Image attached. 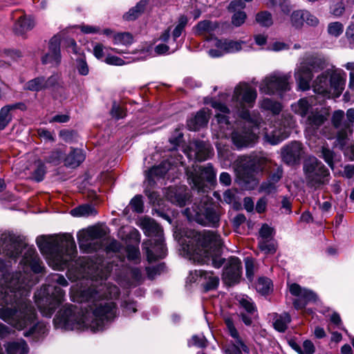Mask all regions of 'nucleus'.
I'll return each mask as SVG.
<instances>
[{
  "label": "nucleus",
  "mask_w": 354,
  "mask_h": 354,
  "mask_svg": "<svg viewBox=\"0 0 354 354\" xmlns=\"http://www.w3.org/2000/svg\"><path fill=\"white\" fill-rule=\"evenodd\" d=\"M246 18L247 15L245 12L238 10L234 12L232 16V24L236 27H239L245 23Z\"/></svg>",
  "instance_id": "052dcab7"
},
{
  "label": "nucleus",
  "mask_w": 354,
  "mask_h": 354,
  "mask_svg": "<svg viewBox=\"0 0 354 354\" xmlns=\"http://www.w3.org/2000/svg\"><path fill=\"white\" fill-rule=\"evenodd\" d=\"M295 77L299 89L306 91L310 88V82L313 78V73L309 66H301L295 72Z\"/></svg>",
  "instance_id": "6ab92c4d"
},
{
  "label": "nucleus",
  "mask_w": 354,
  "mask_h": 354,
  "mask_svg": "<svg viewBox=\"0 0 354 354\" xmlns=\"http://www.w3.org/2000/svg\"><path fill=\"white\" fill-rule=\"evenodd\" d=\"M261 107L266 111H270L274 115H278L282 110L281 104L276 100L264 98L261 104Z\"/></svg>",
  "instance_id": "58836bf2"
},
{
  "label": "nucleus",
  "mask_w": 354,
  "mask_h": 354,
  "mask_svg": "<svg viewBox=\"0 0 354 354\" xmlns=\"http://www.w3.org/2000/svg\"><path fill=\"white\" fill-rule=\"evenodd\" d=\"M117 304L112 301L96 303L92 309L90 319L82 308L73 304H66L60 308L53 319L55 327L66 330H85L93 333L103 331L116 317Z\"/></svg>",
  "instance_id": "f03ea898"
},
{
  "label": "nucleus",
  "mask_w": 354,
  "mask_h": 354,
  "mask_svg": "<svg viewBox=\"0 0 354 354\" xmlns=\"http://www.w3.org/2000/svg\"><path fill=\"white\" fill-rule=\"evenodd\" d=\"M291 322V317L288 313L284 312L279 315L273 322L274 328L279 332L284 333L288 328V324Z\"/></svg>",
  "instance_id": "e433bc0d"
},
{
  "label": "nucleus",
  "mask_w": 354,
  "mask_h": 354,
  "mask_svg": "<svg viewBox=\"0 0 354 354\" xmlns=\"http://www.w3.org/2000/svg\"><path fill=\"white\" fill-rule=\"evenodd\" d=\"M224 323L227 327L229 335L232 337H238L239 333L234 326L233 319L232 317H226L224 319Z\"/></svg>",
  "instance_id": "338daca9"
},
{
  "label": "nucleus",
  "mask_w": 354,
  "mask_h": 354,
  "mask_svg": "<svg viewBox=\"0 0 354 354\" xmlns=\"http://www.w3.org/2000/svg\"><path fill=\"white\" fill-rule=\"evenodd\" d=\"M141 226L146 235H154L158 239L144 241L142 244V249L145 253L147 261L152 263L159 259H163L167 250L163 239V230L162 227L153 219L145 218L141 223Z\"/></svg>",
  "instance_id": "20e7f679"
},
{
  "label": "nucleus",
  "mask_w": 354,
  "mask_h": 354,
  "mask_svg": "<svg viewBox=\"0 0 354 354\" xmlns=\"http://www.w3.org/2000/svg\"><path fill=\"white\" fill-rule=\"evenodd\" d=\"M311 107L310 104L306 98H301L295 105L294 111L301 117L305 118L309 113V110Z\"/></svg>",
  "instance_id": "79ce46f5"
},
{
  "label": "nucleus",
  "mask_w": 354,
  "mask_h": 354,
  "mask_svg": "<svg viewBox=\"0 0 354 354\" xmlns=\"http://www.w3.org/2000/svg\"><path fill=\"white\" fill-rule=\"evenodd\" d=\"M145 194L147 196L149 203L152 205H160L162 201L159 193L156 191H151L149 189L146 188L144 190Z\"/></svg>",
  "instance_id": "680f3d73"
},
{
  "label": "nucleus",
  "mask_w": 354,
  "mask_h": 354,
  "mask_svg": "<svg viewBox=\"0 0 354 354\" xmlns=\"http://www.w3.org/2000/svg\"><path fill=\"white\" fill-rule=\"evenodd\" d=\"M171 169L169 160H162L159 165L153 166L147 172V178L149 184H155L154 177L163 178Z\"/></svg>",
  "instance_id": "4be33fe9"
},
{
  "label": "nucleus",
  "mask_w": 354,
  "mask_h": 354,
  "mask_svg": "<svg viewBox=\"0 0 354 354\" xmlns=\"http://www.w3.org/2000/svg\"><path fill=\"white\" fill-rule=\"evenodd\" d=\"M130 205L134 212L141 214L144 212L143 197L140 194H137L133 197L130 201Z\"/></svg>",
  "instance_id": "8fccbe9b"
},
{
  "label": "nucleus",
  "mask_w": 354,
  "mask_h": 354,
  "mask_svg": "<svg viewBox=\"0 0 354 354\" xmlns=\"http://www.w3.org/2000/svg\"><path fill=\"white\" fill-rule=\"evenodd\" d=\"M239 169L257 176V174L261 171L262 167L259 160L250 158L243 162Z\"/></svg>",
  "instance_id": "c9c22d12"
},
{
  "label": "nucleus",
  "mask_w": 354,
  "mask_h": 354,
  "mask_svg": "<svg viewBox=\"0 0 354 354\" xmlns=\"http://www.w3.org/2000/svg\"><path fill=\"white\" fill-rule=\"evenodd\" d=\"M329 75V71H326L317 76L313 84L314 92L327 98L330 97Z\"/></svg>",
  "instance_id": "412c9836"
},
{
  "label": "nucleus",
  "mask_w": 354,
  "mask_h": 354,
  "mask_svg": "<svg viewBox=\"0 0 354 354\" xmlns=\"http://www.w3.org/2000/svg\"><path fill=\"white\" fill-rule=\"evenodd\" d=\"M85 158L86 156L82 149L71 148V151L64 158V164L66 167L75 169L80 166Z\"/></svg>",
  "instance_id": "5701e85b"
},
{
  "label": "nucleus",
  "mask_w": 354,
  "mask_h": 354,
  "mask_svg": "<svg viewBox=\"0 0 354 354\" xmlns=\"http://www.w3.org/2000/svg\"><path fill=\"white\" fill-rule=\"evenodd\" d=\"M61 37L54 35L48 43V53L41 57L43 64H51L56 66H59L62 61L61 55Z\"/></svg>",
  "instance_id": "f3484780"
},
{
  "label": "nucleus",
  "mask_w": 354,
  "mask_h": 354,
  "mask_svg": "<svg viewBox=\"0 0 354 354\" xmlns=\"http://www.w3.org/2000/svg\"><path fill=\"white\" fill-rule=\"evenodd\" d=\"M219 28L218 21H212L211 20L205 19L198 21L194 27L196 35L201 36L204 33H209L211 37L214 35V32Z\"/></svg>",
  "instance_id": "a878e982"
},
{
  "label": "nucleus",
  "mask_w": 354,
  "mask_h": 354,
  "mask_svg": "<svg viewBox=\"0 0 354 354\" xmlns=\"http://www.w3.org/2000/svg\"><path fill=\"white\" fill-rule=\"evenodd\" d=\"M59 136L66 142H72L77 136V131L73 129H62Z\"/></svg>",
  "instance_id": "6e6d98bb"
},
{
  "label": "nucleus",
  "mask_w": 354,
  "mask_h": 354,
  "mask_svg": "<svg viewBox=\"0 0 354 354\" xmlns=\"http://www.w3.org/2000/svg\"><path fill=\"white\" fill-rule=\"evenodd\" d=\"M80 57L76 59V68L80 75L86 76L89 73V68L86 59L85 53L82 51Z\"/></svg>",
  "instance_id": "c03bdc74"
},
{
  "label": "nucleus",
  "mask_w": 354,
  "mask_h": 354,
  "mask_svg": "<svg viewBox=\"0 0 354 354\" xmlns=\"http://www.w3.org/2000/svg\"><path fill=\"white\" fill-rule=\"evenodd\" d=\"M127 257L129 261L139 260L140 257V252L138 246L129 245L126 248Z\"/></svg>",
  "instance_id": "bf43d9fd"
},
{
  "label": "nucleus",
  "mask_w": 354,
  "mask_h": 354,
  "mask_svg": "<svg viewBox=\"0 0 354 354\" xmlns=\"http://www.w3.org/2000/svg\"><path fill=\"white\" fill-rule=\"evenodd\" d=\"M272 281L266 277H261L256 283V290L261 295H268L272 291Z\"/></svg>",
  "instance_id": "f704fd0d"
},
{
  "label": "nucleus",
  "mask_w": 354,
  "mask_h": 354,
  "mask_svg": "<svg viewBox=\"0 0 354 354\" xmlns=\"http://www.w3.org/2000/svg\"><path fill=\"white\" fill-rule=\"evenodd\" d=\"M36 243L41 254L50 256L55 270L68 268L77 254L75 242L70 234H63L59 238L40 235L37 237Z\"/></svg>",
  "instance_id": "7ed1b4c3"
},
{
  "label": "nucleus",
  "mask_w": 354,
  "mask_h": 354,
  "mask_svg": "<svg viewBox=\"0 0 354 354\" xmlns=\"http://www.w3.org/2000/svg\"><path fill=\"white\" fill-rule=\"evenodd\" d=\"M303 173L306 186L315 190L328 184L330 178L329 169L314 156L304 160Z\"/></svg>",
  "instance_id": "423d86ee"
},
{
  "label": "nucleus",
  "mask_w": 354,
  "mask_h": 354,
  "mask_svg": "<svg viewBox=\"0 0 354 354\" xmlns=\"http://www.w3.org/2000/svg\"><path fill=\"white\" fill-rule=\"evenodd\" d=\"M346 84V78L340 73L332 72L329 75L330 91L333 90V97H339L344 89Z\"/></svg>",
  "instance_id": "b1692460"
},
{
  "label": "nucleus",
  "mask_w": 354,
  "mask_h": 354,
  "mask_svg": "<svg viewBox=\"0 0 354 354\" xmlns=\"http://www.w3.org/2000/svg\"><path fill=\"white\" fill-rule=\"evenodd\" d=\"M98 295V291L93 288H88L82 292V299L86 301H94Z\"/></svg>",
  "instance_id": "69168bd1"
},
{
  "label": "nucleus",
  "mask_w": 354,
  "mask_h": 354,
  "mask_svg": "<svg viewBox=\"0 0 354 354\" xmlns=\"http://www.w3.org/2000/svg\"><path fill=\"white\" fill-rule=\"evenodd\" d=\"M133 42V37L129 32H118L113 35V44H122L125 46H129Z\"/></svg>",
  "instance_id": "37998d69"
},
{
  "label": "nucleus",
  "mask_w": 354,
  "mask_h": 354,
  "mask_svg": "<svg viewBox=\"0 0 354 354\" xmlns=\"http://www.w3.org/2000/svg\"><path fill=\"white\" fill-rule=\"evenodd\" d=\"M25 264L28 265L35 274L43 273L45 271V267L42 265V262L39 257L29 259L28 262Z\"/></svg>",
  "instance_id": "603ef678"
},
{
  "label": "nucleus",
  "mask_w": 354,
  "mask_h": 354,
  "mask_svg": "<svg viewBox=\"0 0 354 354\" xmlns=\"http://www.w3.org/2000/svg\"><path fill=\"white\" fill-rule=\"evenodd\" d=\"M237 179L239 184L247 190L254 189L259 183V180L255 175L241 169L237 171Z\"/></svg>",
  "instance_id": "393cba45"
},
{
  "label": "nucleus",
  "mask_w": 354,
  "mask_h": 354,
  "mask_svg": "<svg viewBox=\"0 0 354 354\" xmlns=\"http://www.w3.org/2000/svg\"><path fill=\"white\" fill-rule=\"evenodd\" d=\"M192 346L200 348H205L207 346V340L204 335L200 337L198 335H194L192 337V342H188V346Z\"/></svg>",
  "instance_id": "4d7b16f0"
},
{
  "label": "nucleus",
  "mask_w": 354,
  "mask_h": 354,
  "mask_svg": "<svg viewBox=\"0 0 354 354\" xmlns=\"http://www.w3.org/2000/svg\"><path fill=\"white\" fill-rule=\"evenodd\" d=\"M12 120L11 113H8L3 107L0 110V131L6 129Z\"/></svg>",
  "instance_id": "e2e57ef3"
},
{
  "label": "nucleus",
  "mask_w": 354,
  "mask_h": 354,
  "mask_svg": "<svg viewBox=\"0 0 354 354\" xmlns=\"http://www.w3.org/2000/svg\"><path fill=\"white\" fill-rule=\"evenodd\" d=\"M238 115L243 120L240 125L241 127H247L250 128L260 127L261 122L259 120L252 118L248 109L242 107L239 110Z\"/></svg>",
  "instance_id": "473e14b6"
},
{
  "label": "nucleus",
  "mask_w": 354,
  "mask_h": 354,
  "mask_svg": "<svg viewBox=\"0 0 354 354\" xmlns=\"http://www.w3.org/2000/svg\"><path fill=\"white\" fill-rule=\"evenodd\" d=\"M65 291L59 286L45 284L34 295L35 303L43 316L51 317L64 300Z\"/></svg>",
  "instance_id": "39448f33"
},
{
  "label": "nucleus",
  "mask_w": 354,
  "mask_h": 354,
  "mask_svg": "<svg viewBox=\"0 0 354 354\" xmlns=\"http://www.w3.org/2000/svg\"><path fill=\"white\" fill-rule=\"evenodd\" d=\"M196 275L203 279L205 281L201 283V286L203 288V292L206 293L209 291L215 290L218 288L219 285V278L217 276H213V271H206L199 270L195 271Z\"/></svg>",
  "instance_id": "aec40b11"
},
{
  "label": "nucleus",
  "mask_w": 354,
  "mask_h": 354,
  "mask_svg": "<svg viewBox=\"0 0 354 354\" xmlns=\"http://www.w3.org/2000/svg\"><path fill=\"white\" fill-rule=\"evenodd\" d=\"M344 30V26L339 21L331 22L328 26V32L329 35L335 37H339Z\"/></svg>",
  "instance_id": "13d9d810"
},
{
  "label": "nucleus",
  "mask_w": 354,
  "mask_h": 354,
  "mask_svg": "<svg viewBox=\"0 0 354 354\" xmlns=\"http://www.w3.org/2000/svg\"><path fill=\"white\" fill-rule=\"evenodd\" d=\"M326 120V116L318 111L315 113L312 112L311 114L307 117L308 124L313 127H316L317 128L324 124Z\"/></svg>",
  "instance_id": "49530a36"
},
{
  "label": "nucleus",
  "mask_w": 354,
  "mask_h": 354,
  "mask_svg": "<svg viewBox=\"0 0 354 354\" xmlns=\"http://www.w3.org/2000/svg\"><path fill=\"white\" fill-rule=\"evenodd\" d=\"M27 292L17 274L10 277L6 285L0 286V319L17 330L31 326L24 333L25 337L40 333L43 325L35 322L37 315L35 308L24 301Z\"/></svg>",
  "instance_id": "f257e3e1"
},
{
  "label": "nucleus",
  "mask_w": 354,
  "mask_h": 354,
  "mask_svg": "<svg viewBox=\"0 0 354 354\" xmlns=\"http://www.w3.org/2000/svg\"><path fill=\"white\" fill-rule=\"evenodd\" d=\"M23 346V342L19 343L17 342H8L6 351L8 354H17Z\"/></svg>",
  "instance_id": "774afa93"
},
{
  "label": "nucleus",
  "mask_w": 354,
  "mask_h": 354,
  "mask_svg": "<svg viewBox=\"0 0 354 354\" xmlns=\"http://www.w3.org/2000/svg\"><path fill=\"white\" fill-rule=\"evenodd\" d=\"M10 250L7 254L13 259L19 257L26 248V244L19 236L15 235L10 236Z\"/></svg>",
  "instance_id": "cd10ccee"
},
{
  "label": "nucleus",
  "mask_w": 354,
  "mask_h": 354,
  "mask_svg": "<svg viewBox=\"0 0 354 354\" xmlns=\"http://www.w3.org/2000/svg\"><path fill=\"white\" fill-rule=\"evenodd\" d=\"M245 274L246 277L250 281L253 280L254 277V261L252 258L247 257L245 259Z\"/></svg>",
  "instance_id": "0e129e2a"
},
{
  "label": "nucleus",
  "mask_w": 354,
  "mask_h": 354,
  "mask_svg": "<svg viewBox=\"0 0 354 354\" xmlns=\"http://www.w3.org/2000/svg\"><path fill=\"white\" fill-rule=\"evenodd\" d=\"M243 266L241 259L236 256H230L223 267L221 279L227 287H232L241 282Z\"/></svg>",
  "instance_id": "1a4fd4ad"
},
{
  "label": "nucleus",
  "mask_w": 354,
  "mask_h": 354,
  "mask_svg": "<svg viewBox=\"0 0 354 354\" xmlns=\"http://www.w3.org/2000/svg\"><path fill=\"white\" fill-rule=\"evenodd\" d=\"M63 45L68 53H72L75 55H80L82 53L80 48L78 47L76 41L73 38H65L64 39Z\"/></svg>",
  "instance_id": "09e8293b"
},
{
  "label": "nucleus",
  "mask_w": 354,
  "mask_h": 354,
  "mask_svg": "<svg viewBox=\"0 0 354 354\" xmlns=\"http://www.w3.org/2000/svg\"><path fill=\"white\" fill-rule=\"evenodd\" d=\"M306 66H309L311 70L313 69L315 72H318L319 71H322L326 67V61L324 59L319 57H312L308 62V65Z\"/></svg>",
  "instance_id": "3c124183"
},
{
  "label": "nucleus",
  "mask_w": 354,
  "mask_h": 354,
  "mask_svg": "<svg viewBox=\"0 0 354 354\" xmlns=\"http://www.w3.org/2000/svg\"><path fill=\"white\" fill-rule=\"evenodd\" d=\"M255 21L263 28H270L273 25L272 14L268 10L258 12L255 15Z\"/></svg>",
  "instance_id": "4c0bfd02"
},
{
  "label": "nucleus",
  "mask_w": 354,
  "mask_h": 354,
  "mask_svg": "<svg viewBox=\"0 0 354 354\" xmlns=\"http://www.w3.org/2000/svg\"><path fill=\"white\" fill-rule=\"evenodd\" d=\"M87 236L93 240L100 239L106 236L105 230L98 226H91L86 229Z\"/></svg>",
  "instance_id": "de8ad7c7"
},
{
  "label": "nucleus",
  "mask_w": 354,
  "mask_h": 354,
  "mask_svg": "<svg viewBox=\"0 0 354 354\" xmlns=\"http://www.w3.org/2000/svg\"><path fill=\"white\" fill-rule=\"evenodd\" d=\"M209 119V117L205 109H201L194 115L187 120V129L191 131H198L207 126Z\"/></svg>",
  "instance_id": "a211bd4d"
},
{
  "label": "nucleus",
  "mask_w": 354,
  "mask_h": 354,
  "mask_svg": "<svg viewBox=\"0 0 354 354\" xmlns=\"http://www.w3.org/2000/svg\"><path fill=\"white\" fill-rule=\"evenodd\" d=\"M242 41H234L231 39H221L216 38L215 46L217 48L221 49L225 53H236L242 49Z\"/></svg>",
  "instance_id": "bb28decb"
},
{
  "label": "nucleus",
  "mask_w": 354,
  "mask_h": 354,
  "mask_svg": "<svg viewBox=\"0 0 354 354\" xmlns=\"http://www.w3.org/2000/svg\"><path fill=\"white\" fill-rule=\"evenodd\" d=\"M257 97V90L249 84L243 82L237 85L234 91L232 99L242 104L252 106Z\"/></svg>",
  "instance_id": "dca6fc26"
},
{
  "label": "nucleus",
  "mask_w": 354,
  "mask_h": 354,
  "mask_svg": "<svg viewBox=\"0 0 354 354\" xmlns=\"http://www.w3.org/2000/svg\"><path fill=\"white\" fill-rule=\"evenodd\" d=\"M46 174V167L43 162H39L32 173V178L35 181L41 182Z\"/></svg>",
  "instance_id": "5fc2aeb1"
},
{
  "label": "nucleus",
  "mask_w": 354,
  "mask_h": 354,
  "mask_svg": "<svg viewBox=\"0 0 354 354\" xmlns=\"http://www.w3.org/2000/svg\"><path fill=\"white\" fill-rule=\"evenodd\" d=\"M34 26V21L30 18L21 16L15 23L13 31L17 35H24L27 31L32 30Z\"/></svg>",
  "instance_id": "7c9ffc66"
},
{
  "label": "nucleus",
  "mask_w": 354,
  "mask_h": 354,
  "mask_svg": "<svg viewBox=\"0 0 354 354\" xmlns=\"http://www.w3.org/2000/svg\"><path fill=\"white\" fill-rule=\"evenodd\" d=\"M260 127H239L232 133V140L238 149L253 145L259 138Z\"/></svg>",
  "instance_id": "f8f14e48"
},
{
  "label": "nucleus",
  "mask_w": 354,
  "mask_h": 354,
  "mask_svg": "<svg viewBox=\"0 0 354 354\" xmlns=\"http://www.w3.org/2000/svg\"><path fill=\"white\" fill-rule=\"evenodd\" d=\"M304 153L303 144L300 141H291L281 149L282 160L289 166L299 165Z\"/></svg>",
  "instance_id": "4468645a"
},
{
  "label": "nucleus",
  "mask_w": 354,
  "mask_h": 354,
  "mask_svg": "<svg viewBox=\"0 0 354 354\" xmlns=\"http://www.w3.org/2000/svg\"><path fill=\"white\" fill-rule=\"evenodd\" d=\"M70 214L75 217L96 216L97 214V209L93 205L86 203L80 205L71 210Z\"/></svg>",
  "instance_id": "72a5a7b5"
},
{
  "label": "nucleus",
  "mask_w": 354,
  "mask_h": 354,
  "mask_svg": "<svg viewBox=\"0 0 354 354\" xmlns=\"http://www.w3.org/2000/svg\"><path fill=\"white\" fill-rule=\"evenodd\" d=\"M167 197L172 204L180 207H185L187 204V194L176 188L169 187Z\"/></svg>",
  "instance_id": "2f4dec72"
},
{
  "label": "nucleus",
  "mask_w": 354,
  "mask_h": 354,
  "mask_svg": "<svg viewBox=\"0 0 354 354\" xmlns=\"http://www.w3.org/2000/svg\"><path fill=\"white\" fill-rule=\"evenodd\" d=\"M335 156V152L328 147H323L321 150V155L319 157L322 158L328 167L333 170L335 168L334 158Z\"/></svg>",
  "instance_id": "a18cd8bd"
},
{
  "label": "nucleus",
  "mask_w": 354,
  "mask_h": 354,
  "mask_svg": "<svg viewBox=\"0 0 354 354\" xmlns=\"http://www.w3.org/2000/svg\"><path fill=\"white\" fill-rule=\"evenodd\" d=\"M189 239L186 245L187 250L190 252L202 255V253L207 255V252L212 251L215 245H221L216 241V236L210 232L201 234L194 230H191L189 235H186Z\"/></svg>",
  "instance_id": "0eeeda50"
},
{
  "label": "nucleus",
  "mask_w": 354,
  "mask_h": 354,
  "mask_svg": "<svg viewBox=\"0 0 354 354\" xmlns=\"http://www.w3.org/2000/svg\"><path fill=\"white\" fill-rule=\"evenodd\" d=\"M199 173L191 172L188 176L189 184H192V188L202 191L205 188L206 181L212 186L216 184V172L212 164L209 163L206 167H201Z\"/></svg>",
  "instance_id": "ddd939ff"
},
{
  "label": "nucleus",
  "mask_w": 354,
  "mask_h": 354,
  "mask_svg": "<svg viewBox=\"0 0 354 354\" xmlns=\"http://www.w3.org/2000/svg\"><path fill=\"white\" fill-rule=\"evenodd\" d=\"M222 213L214 207L207 206L204 207L201 213L196 214L195 221L197 223L212 228H218L220 226Z\"/></svg>",
  "instance_id": "2eb2a0df"
},
{
  "label": "nucleus",
  "mask_w": 354,
  "mask_h": 354,
  "mask_svg": "<svg viewBox=\"0 0 354 354\" xmlns=\"http://www.w3.org/2000/svg\"><path fill=\"white\" fill-rule=\"evenodd\" d=\"M289 291L292 296L297 297L292 301L293 307L297 310H303L309 303H316L318 300V296L314 291L302 288L297 283L290 285Z\"/></svg>",
  "instance_id": "9d476101"
},
{
  "label": "nucleus",
  "mask_w": 354,
  "mask_h": 354,
  "mask_svg": "<svg viewBox=\"0 0 354 354\" xmlns=\"http://www.w3.org/2000/svg\"><path fill=\"white\" fill-rule=\"evenodd\" d=\"M223 253V249L221 245H215L214 249L212 251L207 252V255H205L204 261H211L212 265L215 268H220L226 261L225 258L221 257Z\"/></svg>",
  "instance_id": "c756f323"
},
{
  "label": "nucleus",
  "mask_w": 354,
  "mask_h": 354,
  "mask_svg": "<svg viewBox=\"0 0 354 354\" xmlns=\"http://www.w3.org/2000/svg\"><path fill=\"white\" fill-rule=\"evenodd\" d=\"M64 158V154L61 149H56L50 152L46 158V161L54 165H58L61 163L62 159Z\"/></svg>",
  "instance_id": "864d4df0"
},
{
  "label": "nucleus",
  "mask_w": 354,
  "mask_h": 354,
  "mask_svg": "<svg viewBox=\"0 0 354 354\" xmlns=\"http://www.w3.org/2000/svg\"><path fill=\"white\" fill-rule=\"evenodd\" d=\"M61 87L59 75L53 73L48 78L39 75L28 80L24 85V90L39 92L46 90L55 91Z\"/></svg>",
  "instance_id": "9b49d317"
},
{
  "label": "nucleus",
  "mask_w": 354,
  "mask_h": 354,
  "mask_svg": "<svg viewBox=\"0 0 354 354\" xmlns=\"http://www.w3.org/2000/svg\"><path fill=\"white\" fill-rule=\"evenodd\" d=\"M288 74L278 75L276 73L266 76L260 84L259 90L266 95L281 94L290 89Z\"/></svg>",
  "instance_id": "6e6552de"
},
{
  "label": "nucleus",
  "mask_w": 354,
  "mask_h": 354,
  "mask_svg": "<svg viewBox=\"0 0 354 354\" xmlns=\"http://www.w3.org/2000/svg\"><path fill=\"white\" fill-rule=\"evenodd\" d=\"M149 0H140L135 6L129 10L123 15V19L127 21L136 20L142 14L145 12L147 6L149 4Z\"/></svg>",
  "instance_id": "c85d7f7f"
},
{
  "label": "nucleus",
  "mask_w": 354,
  "mask_h": 354,
  "mask_svg": "<svg viewBox=\"0 0 354 354\" xmlns=\"http://www.w3.org/2000/svg\"><path fill=\"white\" fill-rule=\"evenodd\" d=\"M348 141L347 131L345 129H342L337 131L335 145L339 150L344 151L346 153L347 149V144Z\"/></svg>",
  "instance_id": "ea45409f"
},
{
  "label": "nucleus",
  "mask_w": 354,
  "mask_h": 354,
  "mask_svg": "<svg viewBox=\"0 0 354 354\" xmlns=\"http://www.w3.org/2000/svg\"><path fill=\"white\" fill-rule=\"evenodd\" d=\"M305 10H294L290 15V23L296 29H301L304 24Z\"/></svg>",
  "instance_id": "a19ab883"
}]
</instances>
